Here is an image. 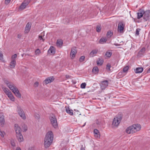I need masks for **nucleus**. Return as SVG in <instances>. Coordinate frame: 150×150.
Returning <instances> with one entry per match:
<instances>
[{"instance_id":"nucleus-9","label":"nucleus","mask_w":150,"mask_h":150,"mask_svg":"<svg viewBox=\"0 0 150 150\" xmlns=\"http://www.w3.org/2000/svg\"><path fill=\"white\" fill-rule=\"evenodd\" d=\"M125 26V24L123 22H120L118 25V30L120 33H123L124 28Z\"/></svg>"},{"instance_id":"nucleus-27","label":"nucleus","mask_w":150,"mask_h":150,"mask_svg":"<svg viewBox=\"0 0 150 150\" xmlns=\"http://www.w3.org/2000/svg\"><path fill=\"white\" fill-rule=\"evenodd\" d=\"M112 54V52L109 51H108L106 52L105 55L107 57H110L111 56Z\"/></svg>"},{"instance_id":"nucleus-19","label":"nucleus","mask_w":150,"mask_h":150,"mask_svg":"<svg viewBox=\"0 0 150 150\" xmlns=\"http://www.w3.org/2000/svg\"><path fill=\"white\" fill-rule=\"evenodd\" d=\"M97 50H93L90 53V55L91 57H93L95 56V55L97 54L98 52Z\"/></svg>"},{"instance_id":"nucleus-56","label":"nucleus","mask_w":150,"mask_h":150,"mask_svg":"<svg viewBox=\"0 0 150 150\" xmlns=\"http://www.w3.org/2000/svg\"><path fill=\"white\" fill-rule=\"evenodd\" d=\"M115 45L116 46H119V45H120V44H115Z\"/></svg>"},{"instance_id":"nucleus-11","label":"nucleus","mask_w":150,"mask_h":150,"mask_svg":"<svg viewBox=\"0 0 150 150\" xmlns=\"http://www.w3.org/2000/svg\"><path fill=\"white\" fill-rule=\"evenodd\" d=\"M108 84L107 80H105L102 81L100 84V87L102 90H104L108 86Z\"/></svg>"},{"instance_id":"nucleus-50","label":"nucleus","mask_w":150,"mask_h":150,"mask_svg":"<svg viewBox=\"0 0 150 150\" xmlns=\"http://www.w3.org/2000/svg\"><path fill=\"white\" fill-rule=\"evenodd\" d=\"M145 51V48L144 47H143L140 50V51L141 52H144Z\"/></svg>"},{"instance_id":"nucleus-14","label":"nucleus","mask_w":150,"mask_h":150,"mask_svg":"<svg viewBox=\"0 0 150 150\" xmlns=\"http://www.w3.org/2000/svg\"><path fill=\"white\" fill-rule=\"evenodd\" d=\"M144 11L142 10L140 11L139 12L137 13V18L139 19L144 16Z\"/></svg>"},{"instance_id":"nucleus-44","label":"nucleus","mask_w":150,"mask_h":150,"mask_svg":"<svg viewBox=\"0 0 150 150\" xmlns=\"http://www.w3.org/2000/svg\"><path fill=\"white\" fill-rule=\"evenodd\" d=\"M35 117L36 119H38L40 118V116L38 114H36L35 115Z\"/></svg>"},{"instance_id":"nucleus-51","label":"nucleus","mask_w":150,"mask_h":150,"mask_svg":"<svg viewBox=\"0 0 150 150\" xmlns=\"http://www.w3.org/2000/svg\"><path fill=\"white\" fill-rule=\"evenodd\" d=\"M21 34H18V36H17V37H18V38H21Z\"/></svg>"},{"instance_id":"nucleus-34","label":"nucleus","mask_w":150,"mask_h":150,"mask_svg":"<svg viewBox=\"0 0 150 150\" xmlns=\"http://www.w3.org/2000/svg\"><path fill=\"white\" fill-rule=\"evenodd\" d=\"M129 69V67L128 66L125 67L123 69V71L124 72H125L127 71Z\"/></svg>"},{"instance_id":"nucleus-28","label":"nucleus","mask_w":150,"mask_h":150,"mask_svg":"<svg viewBox=\"0 0 150 150\" xmlns=\"http://www.w3.org/2000/svg\"><path fill=\"white\" fill-rule=\"evenodd\" d=\"M3 90L4 92L5 93L6 95H7L8 93H10L11 91L7 88H3Z\"/></svg>"},{"instance_id":"nucleus-53","label":"nucleus","mask_w":150,"mask_h":150,"mask_svg":"<svg viewBox=\"0 0 150 150\" xmlns=\"http://www.w3.org/2000/svg\"><path fill=\"white\" fill-rule=\"evenodd\" d=\"M28 150H34L33 148L31 147L29 148Z\"/></svg>"},{"instance_id":"nucleus-7","label":"nucleus","mask_w":150,"mask_h":150,"mask_svg":"<svg viewBox=\"0 0 150 150\" xmlns=\"http://www.w3.org/2000/svg\"><path fill=\"white\" fill-rule=\"evenodd\" d=\"M17 112L18 113L21 118L23 120L26 119V116L25 113L22 109L20 107H17Z\"/></svg>"},{"instance_id":"nucleus-52","label":"nucleus","mask_w":150,"mask_h":150,"mask_svg":"<svg viewBox=\"0 0 150 150\" xmlns=\"http://www.w3.org/2000/svg\"><path fill=\"white\" fill-rule=\"evenodd\" d=\"M16 150H21V148L20 147H17Z\"/></svg>"},{"instance_id":"nucleus-54","label":"nucleus","mask_w":150,"mask_h":150,"mask_svg":"<svg viewBox=\"0 0 150 150\" xmlns=\"http://www.w3.org/2000/svg\"><path fill=\"white\" fill-rule=\"evenodd\" d=\"M147 73H150V68L147 71Z\"/></svg>"},{"instance_id":"nucleus-10","label":"nucleus","mask_w":150,"mask_h":150,"mask_svg":"<svg viewBox=\"0 0 150 150\" xmlns=\"http://www.w3.org/2000/svg\"><path fill=\"white\" fill-rule=\"evenodd\" d=\"M54 79V78L53 76H51L48 77L44 81L43 83L47 85L49 83H50L53 82Z\"/></svg>"},{"instance_id":"nucleus-15","label":"nucleus","mask_w":150,"mask_h":150,"mask_svg":"<svg viewBox=\"0 0 150 150\" xmlns=\"http://www.w3.org/2000/svg\"><path fill=\"white\" fill-rule=\"evenodd\" d=\"M31 24L30 23L28 22L27 23L25 28V32L27 33L29 32L31 28Z\"/></svg>"},{"instance_id":"nucleus-13","label":"nucleus","mask_w":150,"mask_h":150,"mask_svg":"<svg viewBox=\"0 0 150 150\" xmlns=\"http://www.w3.org/2000/svg\"><path fill=\"white\" fill-rule=\"evenodd\" d=\"M4 123V116L2 113H0V125L3 126Z\"/></svg>"},{"instance_id":"nucleus-22","label":"nucleus","mask_w":150,"mask_h":150,"mask_svg":"<svg viewBox=\"0 0 150 150\" xmlns=\"http://www.w3.org/2000/svg\"><path fill=\"white\" fill-rule=\"evenodd\" d=\"M92 71V72L95 74H96L98 73L99 71L98 67H94L93 68Z\"/></svg>"},{"instance_id":"nucleus-17","label":"nucleus","mask_w":150,"mask_h":150,"mask_svg":"<svg viewBox=\"0 0 150 150\" xmlns=\"http://www.w3.org/2000/svg\"><path fill=\"white\" fill-rule=\"evenodd\" d=\"M93 133L95 137L97 138H99L100 137V133L98 130L97 129H95L93 130Z\"/></svg>"},{"instance_id":"nucleus-45","label":"nucleus","mask_w":150,"mask_h":150,"mask_svg":"<svg viewBox=\"0 0 150 150\" xmlns=\"http://www.w3.org/2000/svg\"><path fill=\"white\" fill-rule=\"evenodd\" d=\"M122 72H119L118 73V76L119 78H122V77L123 76L122 75Z\"/></svg>"},{"instance_id":"nucleus-16","label":"nucleus","mask_w":150,"mask_h":150,"mask_svg":"<svg viewBox=\"0 0 150 150\" xmlns=\"http://www.w3.org/2000/svg\"><path fill=\"white\" fill-rule=\"evenodd\" d=\"M143 70V68L142 67H139L136 68L134 70L136 73H140L142 72Z\"/></svg>"},{"instance_id":"nucleus-35","label":"nucleus","mask_w":150,"mask_h":150,"mask_svg":"<svg viewBox=\"0 0 150 150\" xmlns=\"http://www.w3.org/2000/svg\"><path fill=\"white\" fill-rule=\"evenodd\" d=\"M76 54L75 53H72L71 52H70V57L71 59H73L75 57Z\"/></svg>"},{"instance_id":"nucleus-42","label":"nucleus","mask_w":150,"mask_h":150,"mask_svg":"<svg viewBox=\"0 0 150 150\" xmlns=\"http://www.w3.org/2000/svg\"><path fill=\"white\" fill-rule=\"evenodd\" d=\"M4 134H5V133L4 132L0 131V135L2 137H3Z\"/></svg>"},{"instance_id":"nucleus-1","label":"nucleus","mask_w":150,"mask_h":150,"mask_svg":"<svg viewBox=\"0 0 150 150\" xmlns=\"http://www.w3.org/2000/svg\"><path fill=\"white\" fill-rule=\"evenodd\" d=\"M53 138V134L52 131H49L47 133L44 141V146L45 148H48L51 145Z\"/></svg>"},{"instance_id":"nucleus-57","label":"nucleus","mask_w":150,"mask_h":150,"mask_svg":"<svg viewBox=\"0 0 150 150\" xmlns=\"http://www.w3.org/2000/svg\"><path fill=\"white\" fill-rule=\"evenodd\" d=\"M86 122H85L84 124V125H83L82 126V127H83L84 126L86 125Z\"/></svg>"},{"instance_id":"nucleus-2","label":"nucleus","mask_w":150,"mask_h":150,"mask_svg":"<svg viewBox=\"0 0 150 150\" xmlns=\"http://www.w3.org/2000/svg\"><path fill=\"white\" fill-rule=\"evenodd\" d=\"M4 82L6 84L7 86L12 91L17 97L19 98H21V94L20 93L19 90L13 83L10 82L6 79H4Z\"/></svg>"},{"instance_id":"nucleus-46","label":"nucleus","mask_w":150,"mask_h":150,"mask_svg":"<svg viewBox=\"0 0 150 150\" xmlns=\"http://www.w3.org/2000/svg\"><path fill=\"white\" fill-rule=\"evenodd\" d=\"M11 0H5V3L6 4H8L10 2Z\"/></svg>"},{"instance_id":"nucleus-26","label":"nucleus","mask_w":150,"mask_h":150,"mask_svg":"<svg viewBox=\"0 0 150 150\" xmlns=\"http://www.w3.org/2000/svg\"><path fill=\"white\" fill-rule=\"evenodd\" d=\"M103 60H101L100 58H99L96 62L97 65H101L103 63Z\"/></svg>"},{"instance_id":"nucleus-25","label":"nucleus","mask_w":150,"mask_h":150,"mask_svg":"<svg viewBox=\"0 0 150 150\" xmlns=\"http://www.w3.org/2000/svg\"><path fill=\"white\" fill-rule=\"evenodd\" d=\"M63 44V42L61 40H57V45L58 47L62 46Z\"/></svg>"},{"instance_id":"nucleus-29","label":"nucleus","mask_w":150,"mask_h":150,"mask_svg":"<svg viewBox=\"0 0 150 150\" xmlns=\"http://www.w3.org/2000/svg\"><path fill=\"white\" fill-rule=\"evenodd\" d=\"M112 35V33L111 31H108L107 33V36L108 38H110Z\"/></svg>"},{"instance_id":"nucleus-31","label":"nucleus","mask_w":150,"mask_h":150,"mask_svg":"<svg viewBox=\"0 0 150 150\" xmlns=\"http://www.w3.org/2000/svg\"><path fill=\"white\" fill-rule=\"evenodd\" d=\"M40 52L41 51L40 50L38 49H37L35 51V54L37 56L39 55Z\"/></svg>"},{"instance_id":"nucleus-43","label":"nucleus","mask_w":150,"mask_h":150,"mask_svg":"<svg viewBox=\"0 0 150 150\" xmlns=\"http://www.w3.org/2000/svg\"><path fill=\"white\" fill-rule=\"evenodd\" d=\"M39 39L40 40H42L43 42H44L45 40V39H43V37L42 35H39Z\"/></svg>"},{"instance_id":"nucleus-37","label":"nucleus","mask_w":150,"mask_h":150,"mask_svg":"<svg viewBox=\"0 0 150 150\" xmlns=\"http://www.w3.org/2000/svg\"><path fill=\"white\" fill-rule=\"evenodd\" d=\"M86 84L85 83H83L81 84V88H84L86 87Z\"/></svg>"},{"instance_id":"nucleus-49","label":"nucleus","mask_w":150,"mask_h":150,"mask_svg":"<svg viewBox=\"0 0 150 150\" xmlns=\"http://www.w3.org/2000/svg\"><path fill=\"white\" fill-rule=\"evenodd\" d=\"M3 54L0 52V59L1 60H2L3 59Z\"/></svg>"},{"instance_id":"nucleus-58","label":"nucleus","mask_w":150,"mask_h":150,"mask_svg":"<svg viewBox=\"0 0 150 150\" xmlns=\"http://www.w3.org/2000/svg\"><path fill=\"white\" fill-rule=\"evenodd\" d=\"M66 77L67 78V77H69L68 75H66Z\"/></svg>"},{"instance_id":"nucleus-21","label":"nucleus","mask_w":150,"mask_h":150,"mask_svg":"<svg viewBox=\"0 0 150 150\" xmlns=\"http://www.w3.org/2000/svg\"><path fill=\"white\" fill-rule=\"evenodd\" d=\"M107 40V39L105 38H102L99 41V43L101 44H103Z\"/></svg>"},{"instance_id":"nucleus-40","label":"nucleus","mask_w":150,"mask_h":150,"mask_svg":"<svg viewBox=\"0 0 150 150\" xmlns=\"http://www.w3.org/2000/svg\"><path fill=\"white\" fill-rule=\"evenodd\" d=\"M141 29L139 28H137L136 30V34L137 35H138L139 34V32Z\"/></svg>"},{"instance_id":"nucleus-24","label":"nucleus","mask_w":150,"mask_h":150,"mask_svg":"<svg viewBox=\"0 0 150 150\" xmlns=\"http://www.w3.org/2000/svg\"><path fill=\"white\" fill-rule=\"evenodd\" d=\"M66 111L67 113L69 114L70 115H72L73 114V111L71 110H70L69 108H66Z\"/></svg>"},{"instance_id":"nucleus-59","label":"nucleus","mask_w":150,"mask_h":150,"mask_svg":"<svg viewBox=\"0 0 150 150\" xmlns=\"http://www.w3.org/2000/svg\"><path fill=\"white\" fill-rule=\"evenodd\" d=\"M26 55L29 56V54H26Z\"/></svg>"},{"instance_id":"nucleus-8","label":"nucleus","mask_w":150,"mask_h":150,"mask_svg":"<svg viewBox=\"0 0 150 150\" xmlns=\"http://www.w3.org/2000/svg\"><path fill=\"white\" fill-rule=\"evenodd\" d=\"M150 18V11L148 10L144 11L143 18L146 21L149 20Z\"/></svg>"},{"instance_id":"nucleus-33","label":"nucleus","mask_w":150,"mask_h":150,"mask_svg":"<svg viewBox=\"0 0 150 150\" xmlns=\"http://www.w3.org/2000/svg\"><path fill=\"white\" fill-rule=\"evenodd\" d=\"M101 30L100 26L98 25L96 26V31L98 32H100Z\"/></svg>"},{"instance_id":"nucleus-4","label":"nucleus","mask_w":150,"mask_h":150,"mask_svg":"<svg viewBox=\"0 0 150 150\" xmlns=\"http://www.w3.org/2000/svg\"><path fill=\"white\" fill-rule=\"evenodd\" d=\"M15 127L16 132L17 138L19 142H21L23 141V136L21 133V129L18 125L15 124Z\"/></svg>"},{"instance_id":"nucleus-6","label":"nucleus","mask_w":150,"mask_h":150,"mask_svg":"<svg viewBox=\"0 0 150 150\" xmlns=\"http://www.w3.org/2000/svg\"><path fill=\"white\" fill-rule=\"evenodd\" d=\"M50 124L54 128H56L58 127V124L57 120L55 116L53 115L50 118Z\"/></svg>"},{"instance_id":"nucleus-41","label":"nucleus","mask_w":150,"mask_h":150,"mask_svg":"<svg viewBox=\"0 0 150 150\" xmlns=\"http://www.w3.org/2000/svg\"><path fill=\"white\" fill-rule=\"evenodd\" d=\"M11 143L12 146L15 147V143L14 142V140H11Z\"/></svg>"},{"instance_id":"nucleus-32","label":"nucleus","mask_w":150,"mask_h":150,"mask_svg":"<svg viewBox=\"0 0 150 150\" xmlns=\"http://www.w3.org/2000/svg\"><path fill=\"white\" fill-rule=\"evenodd\" d=\"M23 129L24 132L26 131L27 130V126L25 124H24L22 127Z\"/></svg>"},{"instance_id":"nucleus-12","label":"nucleus","mask_w":150,"mask_h":150,"mask_svg":"<svg viewBox=\"0 0 150 150\" xmlns=\"http://www.w3.org/2000/svg\"><path fill=\"white\" fill-rule=\"evenodd\" d=\"M29 2H26L25 1H24L23 3L21 4L19 8L21 10H23L26 7L28 4Z\"/></svg>"},{"instance_id":"nucleus-3","label":"nucleus","mask_w":150,"mask_h":150,"mask_svg":"<svg viewBox=\"0 0 150 150\" xmlns=\"http://www.w3.org/2000/svg\"><path fill=\"white\" fill-rule=\"evenodd\" d=\"M140 125L137 124L128 127L126 130V132L129 134H133L139 131L141 129Z\"/></svg>"},{"instance_id":"nucleus-18","label":"nucleus","mask_w":150,"mask_h":150,"mask_svg":"<svg viewBox=\"0 0 150 150\" xmlns=\"http://www.w3.org/2000/svg\"><path fill=\"white\" fill-rule=\"evenodd\" d=\"M6 95L8 96L9 98L12 101H14V98L11 92H10L9 93H8V94Z\"/></svg>"},{"instance_id":"nucleus-20","label":"nucleus","mask_w":150,"mask_h":150,"mask_svg":"<svg viewBox=\"0 0 150 150\" xmlns=\"http://www.w3.org/2000/svg\"><path fill=\"white\" fill-rule=\"evenodd\" d=\"M16 60H11V61L10 65V67L11 68H14L16 64Z\"/></svg>"},{"instance_id":"nucleus-48","label":"nucleus","mask_w":150,"mask_h":150,"mask_svg":"<svg viewBox=\"0 0 150 150\" xmlns=\"http://www.w3.org/2000/svg\"><path fill=\"white\" fill-rule=\"evenodd\" d=\"M85 146L82 145L80 150H85Z\"/></svg>"},{"instance_id":"nucleus-5","label":"nucleus","mask_w":150,"mask_h":150,"mask_svg":"<svg viewBox=\"0 0 150 150\" xmlns=\"http://www.w3.org/2000/svg\"><path fill=\"white\" fill-rule=\"evenodd\" d=\"M122 119V115L121 114H118L114 118L112 122V126L117 127Z\"/></svg>"},{"instance_id":"nucleus-55","label":"nucleus","mask_w":150,"mask_h":150,"mask_svg":"<svg viewBox=\"0 0 150 150\" xmlns=\"http://www.w3.org/2000/svg\"><path fill=\"white\" fill-rule=\"evenodd\" d=\"M65 20H66V21H67V23H69V20L68 19H66Z\"/></svg>"},{"instance_id":"nucleus-38","label":"nucleus","mask_w":150,"mask_h":150,"mask_svg":"<svg viewBox=\"0 0 150 150\" xmlns=\"http://www.w3.org/2000/svg\"><path fill=\"white\" fill-rule=\"evenodd\" d=\"M85 58V57L84 56H82L80 57V58L79 59V61L80 62H82L84 61Z\"/></svg>"},{"instance_id":"nucleus-39","label":"nucleus","mask_w":150,"mask_h":150,"mask_svg":"<svg viewBox=\"0 0 150 150\" xmlns=\"http://www.w3.org/2000/svg\"><path fill=\"white\" fill-rule=\"evenodd\" d=\"M110 67H111V65L109 64H107V66H106V69L109 71H110Z\"/></svg>"},{"instance_id":"nucleus-30","label":"nucleus","mask_w":150,"mask_h":150,"mask_svg":"<svg viewBox=\"0 0 150 150\" xmlns=\"http://www.w3.org/2000/svg\"><path fill=\"white\" fill-rule=\"evenodd\" d=\"M71 52L73 53H75V54H76L77 52L76 47H73L71 49Z\"/></svg>"},{"instance_id":"nucleus-47","label":"nucleus","mask_w":150,"mask_h":150,"mask_svg":"<svg viewBox=\"0 0 150 150\" xmlns=\"http://www.w3.org/2000/svg\"><path fill=\"white\" fill-rule=\"evenodd\" d=\"M38 84H39V83H38V82H36L34 83V86L35 87H38Z\"/></svg>"},{"instance_id":"nucleus-36","label":"nucleus","mask_w":150,"mask_h":150,"mask_svg":"<svg viewBox=\"0 0 150 150\" xmlns=\"http://www.w3.org/2000/svg\"><path fill=\"white\" fill-rule=\"evenodd\" d=\"M17 57V55L16 54H15L13 55H12L11 57V60H15V59Z\"/></svg>"},{"instance_id":"nucleus-23","label":"nucleus","mask_w":150,"mask_h":150,"mask_svg":"<svg viewBox=\"0 0 150 150\" xmlns=\"http://www.w3.org/2000/svg\"><path fill=\"white\" fill-rule=\"evenodd\" d=\"M48 52L49 53H51L53 54H54L55 51L54 47L52 46L51 47L49 50Z\"/></svg>"}]
</instances>
